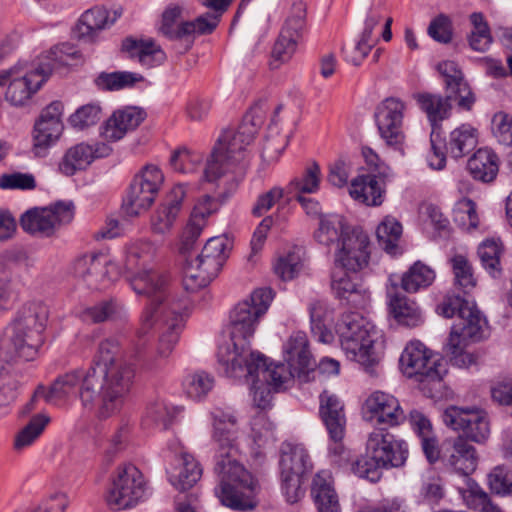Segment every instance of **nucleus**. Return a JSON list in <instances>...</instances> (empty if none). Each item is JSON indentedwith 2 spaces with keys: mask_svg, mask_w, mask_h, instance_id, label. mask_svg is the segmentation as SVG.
<instances>
[{
  "mask_svg": "<svg viewBox=\"0 0 512 512\" xmlns=\"http://www.w3.org/2000/svg\"><path fill=\"white\" fill-rule=\"evenodd\" d=\"M156 251V246L150 241L132 243L126 250L125 269L129 273L127 280L133 291L149 298L140 316L137 336L142 338L154 327H159L161 333L157 356L165 359L179 340L187 305L170 299L167 278L149 267Z\"/></svg>",
  "mask_w": 512,
  "mask_h": 512,
  "instance_id": "nucleus-1",
  "label": "nucleus"
},
{
  "mask_svg": "<svg viewBox=\"0 0 512 512\" xmlns=\"http://www.w3.org/2000/svg\"><path fill=\"white\" fill-rule=\"evenodd\" d=\"M272 299L270 288H260L234 307L230 312V339L219 347L217 357L226 376L235 379L251 377L261 381L262 375L263 381L277 389L304 374L283 363L268 364L263 354L250 349L249 339Z\"/></svg>",
  "mask_w": 512,
  "mask_h": 512,
  "instance_id": "nucleus-2",
  "label": "nucleus"
},
{
  "mask_svg": "<svg viewBox=\"0 0 512 512\" xmlns=\"http://www.w3.org/2000/svg\"><path fill=\"white\" fill-rule=\"evenodd\" d=\"M272 299L270 288H260L234 307L230 312V339L219 347L217 357L226 376L235 379L251 377L261 381L262 375L263 381L277 389L304 374L283 363L268 364L263 354L250 349L249 339Z\"/></svg>",
  "mask_w": 512,
  "mask_h": 512,
  "instance_id": "nucleus-3",
  "label": "nucleus"
},
{
  "mask_svg": "<svg viewBox=\"0 0 512 512\" xmlns=\"http://www.w3.org/2000/svg\"><path fill=\"white\" fill-rule=\"evenodd\" d=\"M212 439L217 444L214 474L215 496L223 506L236 511L253 510L260 491L258 480L239 460L237 419L232 413L215 409Z\"/></svg>",
  "mask_w": 512,
  "mask_h": 512,
  "instance_id": "nucleus-4",
  "label": "nucleus"
},
{
  "mask_svg": "<svg viewBox=\"0 0 512 512\" xmlns=\"http://www.w3.org/2000/svg\"><path fill=\"white\" fill-rule=\"evenodd\" d=\"M261 124L260 109L255 107L244 116L236 129L223 131L204 169L207 181L218 182V186L226 188L228 192L236 189L248 166L246 147L253 141Z\"/></svg>",
  "mask_w": 512,
  "mask_h": 512,
  "instance_id": "nucleus-5",
  "label": "nucleus"
},
{
  "mask_svg": "<svg viewBox=\"0 0 512 512\" xmlns=\"http://www.w3.org/2000/svg\"><path fill=\"white\" fill-rule=\"evenodd\" d=\"M105 390L94 370L80 368L59 375L44 396L47 402L54 405H62L78 397L83 409L94 412L99 420H106L116 415L122 407L114 398L106 396Z\"/></svg>",
  "mask_w": 512,
  "mask_h": 512,
  "instance_id": "nucleus-6",
  "label": "nucleus"
},
{
  "mask_svg": "<svg viewBox=\"0 0 512 512\" xmlns=\"http://www.w3.org/2000/svg\"><path fill=\"white\" fill-rule=\"evenodd\" d=\"M48 317L49 309L43 302L22 305L0 337V360H34L43 344Z\"/></svg>",
  "mask_w": 512,
  "mask_h": 512,
  "instance_id": "nucleus-7",
  "label": "nucleus"
},
{
  "mask_svg": "<svg viewBox=\"0 0 512 512\" xmlns=\"http://www.w3.org/2000/svg\"><path fill=\"white\" fill-rule=\"evenodd\" d=\"M78 56V51L71 46L63 44L52 48L40 60L38 66L25 70L22 66H14L0 74H6L3 85L9 82L5 99L13 106L25 105L46 81L53 70L71 64Z\"/></svg>",
  "mask_w": 512,
  "mask_h": 512,
  "instance_id": "nucleus-8",
  "label": "nucleus"
},
{
  "mask_svg": "<svg viewBox=\"0 0 512 512\" xmlns=\"http://www.w3.org/2000/svg\"><path fill=\"white\" fill-rule=\"evenodd\" d=\"M88 369L95 371L106 389V396L114 398L122 407L132 388L135 370L131 363L123 359L119 342L113 338L101 341Z\"/></svg>",
  "mask_w": 512,
  "mask_h": 512,
  "instance_id": "nucleus-9",
  "label": "nucleus"
},
{
  "mask_svg": "<svg viewBox=\"0 0 512 512\" xmlns=\"http://www.w3.org/2000/svg\"><path fill=\"white\" fill-rule=\"evenodd\" d=\"M342 350L347 358L366 370L374 367L379 356L375 343L380 337L376 327L357 312L344 314L337 324Z\"/></svg>",
  "mask_w": 512,
  "mask_h": 512,
  "instance_id": "nucleus-10",
  "label": "nucleus"
},
{
  "mask_svg": "<svg viewBox=\"0 0 512 512\" xmlns=\"http://www.w3.org/2000/svg\"><path fill=\"white\" fill-rule=\"evenodd\" d=\"M400 367L407 377H417L422 392L430 398L437 397L443 387L447 365L438 354L418 340L410 341L400 356Z\"/></svg>",
  "mask_w": 512,
  "mask_h": 512,
  "instance_id": "nucleus-11",
  "label": "nucleus"
},
{
  "mask_svg": "<svg viewBox=\"0 0 512 512\" xmlns=\"http://www.w3.org/2000/svg\"><path fill=\"white\" fill-rule=\"evenodd\" d=\"M229 250L225 237H212L196 257L186 258L183 286L188 292H196L206 287L217 276Z\"/></svg>",
  "mask_w": 512,
  "mask_h": 512,
  "instance_id": "nucleus-12",
  "label": "nucleus"
},
{
  "mask_svg": "<svg viewBox=\"0 0 512 512\" xmlns=\"http://www.w3.org/2000/svg\"><path fill=\"white\" fill-rule=\"evenodd\" d=\"M148 496L149 486L143 473L134 464L125 463L111 476L105 499L111 508L124 510L135 507Z\"/></svg>",
  "mask_w": 512,
  "mask_h": 512,
  "instance_id": "nucleus-13",
  "label": "nucleus"
},
{
  "mask_svg": "<svg viewBox=\"0 0 512 512\" xmlns=\"http://www.w3.org/2000/svg\"><path fill=\"white\" fill-rule=\"evenodd\" d=\"M438 310L446 318L457 317L452 327L471 341L477 342L487 337V321L474 302L459 295H451L445 298Z\"/></svg>",
  "mask_w": 512,
  "mask_h": 512,
  "instance_id": "nucleus-14",
  "label": "nucleus"
},
{
  "mask_svg": "<svg viewBox=\"0 0 512 512\" xmlns=\"http://www.w3.org/2000/svg\"><path fill=\"white\" fill-rule=\"evenodd\" d=\"M164 183V174L155 164H146L134 176L123 202L125 213L137 216L146 211Z\"/></svg>",
  "mask_w": 512,
  "mask_h": 512,
  "instance_id": "nucleus-15",
  "label": "nucleus"
},
{
  "mask_svg": "<svg viewBox=\"0 0 512 512\" xmlns=\"http://www.w3.org/2000/svg\"><path fill=\"white\" fill-rule=\"evenodd\" d=\"M442 420L454 431H462L467 440L482 444L490 436L488 414L482 409L452 405L444 410Z\"/></svg>",
  "mask_w": 512,
  "mask_h": 512,
  "instance_id": "nucleus-16",
  "label": "nucleus"
},
{
  "mask_svg": "<svg viewBox=\"0 0 512 512\" xmlns=\"http://www.w3.org/2000/svg\"><path fill=\"white\" fill-rule=\"evenodd\" d=\"M74 205L70 201H60L44 208H33L26 211L20 219V225L28 233H39L50 236L64 224L74 218Z\"/></svg>",
  "mask_w": 512,
  "mask_h": 512,
  "instance_id": "nucleus-17",
  "label": "nucleus"
},
{
  "mask_svg": "<svg viewBox=\"0 0 512 512\" xmlns=\"http://www.w3.org/2000/svg\"><path fill=\"white\" fill-rule=\"evenodd\" d=\"M405 109L406 105L402 100L389 97L383 100L375 111V122L381 138L395 149H400L405 140L403 132Z\"/></svg>",
  "mask_w": 512,
  "mask_h": 512,
  "instance_id": "nucleus-18",
  "label": "nucleus"
},
{
  "mask_svg": "<svg viewBox=\"0 0 512 512\" xmlns=\"http://www.w3.org/2000/svg\"><path fill=\"white\" fill-rule=\"evenodd\" d=\"M369 244L368 235L360 229L343 233L335 253V266L356 274L368 265Z\"/></svg>",
  "mask_w": 512,
  "mask_h": 512,
  "instance_id": "nucleus-19",
  "label": "nucleus"
},
{
  "mask_svg": "<svg viewBox=\"0 0 512 512\" xmlns=\"http://www.w3.org/2000/svg\"><path fill=\"white\" fill-rule=\"evenodd\" d=\"M366 446L367 455H373V458L386 468L401 467L408 457L406 442L384 429L372 431Z\"/></svg>",
  "mask_w": 512,
  "mask_h": 512,
  "instance_id": "nucleus-20",
  "label": "nucleus"
},
{
  "mask_svg": "<svg viewBox=\"0 0 512 512\" xmlns=\"http://www.w3.org/2000/svg\"><path fill=\"white\" fill-rule=\"evenodd\" d=\"M442 461L454 472L468 476L476 470L479 455L476 448L466 438L458 435L443 441Z\"/></svg>",
  "mask_w": 512,
  "mask_h": 512,
  "instance_id": "nucleus-21",
  "label": "nucleus"
},
{
  "mask_svg": "<svg viewBox=\"0 0 512 512\" xmlns=\"http://www.w3.org/2000/svg\"><path fill=\"white\" fill-rule=\"evenodd\" d=\"M364 410L370 420L389 426H398L406 419L399 400L383 391L371 393L364 403Z\"/></svg>",
  "mask_w": 512,
  "mask_h": 512,
  "instance_id": "nucleus-22",
  "label": "nucleus"
},
{
  "mask_svg": "<svg viewBox=\"0 0 512 512\" xmlns=\"http://www.w3.org/2000/svg\"><path fill=\"white\" fill-rule=\"evenodd\" d=\"M111 148L104 143H78L70 147L59 162V171L65 176H72L85 170L96 158L106 157Z\"/></svg>",
  "mask_w": 512,
  "mask_h": 512,
  "instance_id": "nucleus-23",
  "label": "nucleus"
},
{
  "mask_svg": "<svg viewBox=\"0 0 512 512\" xmlns=\"http://www.w3.org/2000/svg\"><path fill=\"white\" fill-rule=\"evenodd\" d=\"M437 70L444 78L448 98H456L460 109L470 111L475 103V96L457 63L442 61L437 65Z\"/></svg>",
  "mask_w": 512,
  "mask_h": 512,
  "instance_id": "nucleus-24",
  "label": "nucleus"
},
{
  "mask_svg": "<svg viewBox=\"0 0 512 512\" xmlns=\"http://www.w3.org/2000/svg\"><path fill=\"white\" fill-rule=\"evenodd\" d=\"M350 273L352 271L335 266L332 272V290L337 298L346 300L356 308H364L370 300V293L358 282L357 276Z\"/></svg>",
  "mask_w": 512,
  "mask_h": 512,
  "instance_id": "nucleus-25",
  "label": "nucleus"
},
{
  "mask_svg": "<svg viewBox=\"0 0 512 512\" xmlns=\"http://www.w3.org/2000/svg\"><path fill=\"white\" fill-rule=\"evenodd\" d=\"M144 119V111L137 107L117 110L103 124L101 135L107 141H118L129 131L136 129Z\"/></svg>",
  "mask_w": 512,
  "mask_h": 512,
  "instance_id": "nucleus-26",
  "label": "nucleus"
},
{
  "mask_svg": "<svg viewBox=\"0 0 512 512\" xmlns=\"http://www.w3.org/2000/svg\"><path fill=\"white\" fill-rule=\"evenodd\" d=\"M186 196L183 184L175 185L151 217V229L156 234H165L171 230L176 221L181 205Z\"/></svg>",
  "mask_w": 512,
  "mask_h": 512,
  "instance_id": "nucleus-27",
  "label": "nucleus"
},
{
  "mask_svg": "<svg viewBox=\"0 0 512 512\" xmlns=\"http://www.w3.org/2000/svg\"><path fill=\"white\" fill-rule=\"evenodd\" d=\"M283 357L287 365L304 375L314 369L315 362L309 349L307 335L303 331L293 332L283 344Z\"/></svg>",
  "mask_w": 512,
  "mask_h": 512,
  "instance_id": "nucleus-28",
  "label": "nucleus"
},
{
  "mask_svg": "<svg viewBox=\"0 0 512 512\" xmlns=\"http://www.w3.org/2000/svg\"><path fill=\"white\" fill-rule=\"evenodd\" d=\"M319 412L330 439H343L346 416L342 401L336 395L324 391L320 395Z\"/></svg>",
  "mask_w": 512,
  "mask_h": 512,
  "instance_id": "nucleus-29",
  "label": "nucleus"
},
{
  "mask_svg": "<svg viewBox=\"0 0 512 512\" xmlns=\"http://www.w3.org/2000/svg\"><path fill=\"white\" fill-rule=\"evenodd\" d=\"M169 482L180 491L192 488L202 476V468L193 455L183 452L167 470Z\"/></svg>",
  "mask_w": 512,
  "mask_h": 512,
  "instance_id": "nucleus-30",
  "label": "nucleus"
},
{
  "mask_svg": "<svg viewBox=\"0 0 512 512\" xmlns=\"http://www.w3.org/2000/svg\"><path fill=\"white\" fill-rule=\"evenodd\" d=\"M114 267L109 264L108 259L103 255H84L79 257L74 263V274L81 278L91 288H97L108 276L109 268Z\"/></svg>",
  "mask_w": 512,
  "mask_h": 512,
  "instance_id": "nucleus-31",
  "label": "nucleus"
},
{
  "mask_svg": "<svg viewBox=\"0 0 512 512\" xmlns=\"http://www.w3.org/2000/svg\"><path fill=\"white\" fill-rule=\"evenodd\" d=\"M350 196L368 206H379L384 201L383 181L375 175H361L351 181Z\"/></svg>",
  "mask_w": 512,
  "mask_h": 512,
  "instance_id": "nucleus-32",
  "label": "nucleus"
},
{
  "mask_svg": "<svg viewBox=\"0 0 512 512\" xmlns=\"http://www.w3.org/2000/svg\"><path fill=\"white\" fill-rule=\"evenodd\" d=\"M320 177L321 171L320 167L317 163H312L309 165L304 172L292 179L286 187V193L293 195L303 207L308 209V205H311V209L316 208V203H314L310 198L302 196L303 193H316L319 190L320 186Z\"/></svg>",
  "mask_w": 512,
  "mask_h": 512,
  "instance_id": "nucleus-33",
  "label": "nucleus"
},
{
  "mask_svg": "<svg viewBox=\"0 0 512 512\" xmlns=\"http://www.w3.org/2000/svg\"><path fill=\"white\" fill-rule=\"evenodd\" d=\"M312 469V462L304 446L290 443L282 446L280 475L304 477Z\"/></svg>",
  "mask_w": 512,
  "mask_h": 512,
  "instance_id": "nucleus-34",
  "label": "nucleus"
},
{
  "mask_svg": "<svg viewBox=\"0 0 512 512\" xmlns=\"http://www.w3.org/2000/svg\"><path fill=\"white\" fill-rule=\"evenodd\" d=\"M119 16L117 11L110 13L104 7H93L82 14L76 28L78 36L92 39L96 32L114 24Z\"/></svg>",
  "mask_w": 512,
  "mask_h": 512,
  "instance_id": "nucleus-35",
  "label": "nucleus"
},
{
  "mask_svg": "<svg viewBox=\"0 0 512 512\" xmlns=\"http://www.w3.org/2000/svg\"><path fill=\"white\" fill-rule=\"evenodd\" d=\"M312 495L319 512H340L337 494L332 486L329 471L318 472L312 484Z\"/></svg>",
  "mask_w": 512,
  "mask_h": 512,
  "instance_id": "nucleus-36",
  "label": "nucleus"
},
{
  "mask_svg": "<svg viewBox=\"0 0 512 512\" xmlns=\"http://www.w3.org/2000/svg\"><path fill=\"white\" fill-rule=\"evenodd\" d=\"M122 46L131 58H137L147 68L159 65L165 60V53L151 39L126 38Z\"/></svg>",
  "mask_w": 512,
  "mask_h": 512,
  "instance_id": "nucleus-37",
  "label": "nucleus"
},
{
  "mask_svg": "<svg viewBox=\"0 0 512 512\" xmlns=\"http://www.w3.org/2000/svg\"><path fill=\"white\" fill-rule=\"evenodd\" d=\"M467 169L475 180L491 182L498 173L499 159L492 150L481 148L468 160Z\"/></svg>",
  "mask_w": 512,
  "mask_h": 512,
  "instance_id": "nucleus-38",
  "label": "nucleus"
},
{
  "mask_svg": "<svg viewBox=\"0 0 512 512\" xmlns=\"http://www.w3.org/2000/svg\"><path fill=\"white\" fill-rule=\"evenodd\" d=\"M414 98L432 125L448 118L452 108L451 102L457 103L456 98H448V92L445 97L440 94L423 92L415 94Z\"/></svg>",
  "mask_w": 512,
  "mask_h": 512,
  "instance_id": "nucleus-39",
  "label": "nucleus"
},
{
  "mask_svg": "<svg viewBox=\"0 0 512 512\" xmlns=\"http://www.w3.org/2000/svg\"><path fill=\"white\" fill-rule=\"evenodd\" d=\"M389 308L391 315L402 326L413 328L423 322L419 306L405 295H390Z\"/></svg>",
  "mask_w": 512,
  "mask_h": 512,
  "instance_id": "nucleus-40",
  "label": "nucleus"
},
{
  "mask_svg": "<svg viewBox=\"0 0 512 512\" xmlns=\"http://www.w3.org/2000/svg\"><path fill=\"white\" fill-rule=\"evenodd\" d=\"M478 143V131L470 124H461L452 130L446 142V149L453 158H462Z\"/></svg>",
  "mask_w": 512,
  "mask_h": 512,
  "instance_id": "nucleus-41",
  "label": "nucleus"
},
{
  "mask_svg": "<svg viewBox=\"0 0 512 512\" xmlns=\"http://www.w3.org/2000/svg\"><path fill=\"white\" fill-rule=\"evenodd\" d=\"M469 341H471L469 337H466L457 329L451 328L448 341L445 345V353L450 358L453 365L459 368H468L475 363V356L466 351Z\"/></svg>",
  "mask_w": 512,
  "mask_h": 512,
  "instance_id": "nucleus-42",
  "label": "nucleus"
},
{
  "mask_svg": "<svg viewBox=\"0 0 512 512\" xmlns=\"http://www.w3.org/2000/svg\"><path fill=\"white\" fill-rule=\"evenodd\" d=\"M19 360H0V408H7L18 395L19 381L15 365Z\"/></svg>",
  "mask_w": 512,
  "mask_h": 512,
  "instance_id": "nucleus-43",
  "label": "nucleus"
},
{
  "mask_svg": "<svg viewBox=\"0 0 512 512\" xmlns=\"http://www.w3.org/2000/svg\"><path fill=\"white\" fill-rule=\"evenodd\" d=\"M62 131V122H47L38 119L33 131V149L35 154L38 156L43 155L59 139Z\"/></svg>",
  "mask_w": 512,
  "mask_h": 512,
  "instance_id": "nucleus-44",
  "label": "nucleus"
},
{
  "mask_svg": "<svg viewBox=\"0 0 512 512\" xmlns=\"http://www.w3.org/2000/svg\"><path fill=\"white\" fill-rule=\"evenodd\" d=\"M435 280V272L420 261L415 262L401 278V287L408 293L427 288Z\"/></svg>",
  "mask_w": 512,
  "mask_h": 512,
  "instance_id": "nucleus-45",
  "label": "nucleus"
},
{
  "mask_svg": "<svg viewBox=\"0 0 512 512\" xmlns=\"http://www.w3.org/2000/svg\"><path fill=\"white\" fill-rule=\"evenodd\" d=\"M502 253L503 247L499 240L487 239L478 247V256L482 266L492 277H498L501 274L500 258Z\"/></svg>",
  "mask_w": 512,
  "mask_h": 512,
  "instance_id": "nucleus-46",
  "label": "nucleus"
},
{
  "mask_svg": "<svg viewBox=\"0 0 512 512\" xmlns=\"http://www.w3.org/2000/svg\"><path fill=\"white\" fill-rule=\"evenodd\" d=\"M401 235V224L390 216L385 217L376 230L379 245L389 254H396L397 243Z\"/></svg>",
  "mask_w": 512,
  "mask_h": 512,
  "instance_id": "nucleus-47",
  "label": "nucleus"
},
{
  "mask_svg": "<svg viewBox=\"0 0 512 512\" xmlns=\"http://www.w3.org/2000/svg\"><path fill=\"white\" fill-rule=\"evenodd\" d=\"M505 457L512 458V442L505 446ZM490 490L500 496H512V470L495 467L488 475Z\"/></svg>",
  "mask_w": 512,
  "mask_h": 512,
  "instance_id": "nucleus-48",
  "label": "nucleus"
},
{
  "mask_svg": "<svg viewBox=\"0 0 512 512\" xmlns=\"http://www.w3.org/2000/svg\"><path fill=\"white\" fill-rule=\"evenodd\" d=\"M346 232H351V230L344 226L341 217L334 215L320 220L319 228L315 232V238L317 242L326 246L335 241H338L339 244L343 233Z\"/></svg>",
  "mask_w": 512,
  "mask_h": 512,
  "instance_id": "nucleus-49",
  "label": "nucleus"
},
{
  "mask_svg": "<svg viewBox=\"0 0 512 512\" xmlns=\"http://www.w3.org/2000/svg\"><path fill=\"white\" fill-rule=\"evenodd\" d=\"M470 22L473 28L468 37L469 46L477 52L487 51L492 43V36L484 16L474 12L470 15Z\"/></svg>",
  "mask_w": 512,
  "mask_h": 512,
  "instance_id": "nucleus-50",
  "label": "nucleus"
},
{
  "mask_svg": "<svg viewBox=\"0 0 512 512\" xmlns=\"http://www.w3.org/2000/svg\"><path fill=\"white\" fill-rule=\"evenodd\" d=\"M143 80L140 74L119 71L112 73H101L96 79L95 84L98 88L108 91H116L134 86L137 82Z\"/></svg>",
  "mask_w": 512,
  "mask_h": 512,
  "instance_id": "nucleus-51",
  "label": "nucleus"
},
{
  "mask_svg": "<svg viewBox=\"0 0 512 512\" xmlns=\"http://www.w3.org/2000/svg\"><path fill=\"white\" fill-rule=\"evenodd\" d=\"M49 421L50 418L45 414L33 416L28 424L15 436L14 448L22 450L30 446L42 434Z\"/></svg>",
  "mask_w": 512,
  "mask_h": 512,
  "instance_id": "nucleus-52",
  "label": "nucleus"
},
{
  "mask_svg": "<svg viewBox=\"0 0 512 512\" xmlns=\"http://www.w3.org/2000/svg\"><path fill=\"white\" fill-rule=\"evenodd\" d=\"M213 386V377L204 371L188 374L183 381L184 392L188 397L195 400L205 397Z\"/></svg>",
  "mask_w": 512,
  "mask_h": 512,
  "instance_id": "nucleus-53",
  "label": "nucleus"
},
{
  "mask_svg": "<svg viewBox=\"0 0 512 512\" xmlns=\"http://www.w3.org/2000/svg\"><path fill=\"white\" fill-rule=\"evenodd\" d=\"M306 28V8L303 3H296L292 6L291 12L281 29L283 38L286 36L299 42Z\"/></svg>",
  "mask_w": 512,
  "mask_h": 512,
  "instance_id": "nucleus-54",
  "label": "nucleus"
},
{
  "mask_svg": "<svg viewBox=\"0 0 512 512\" xmlns=\"http://www.w3.org/2000/svg\"><path fill=\"white\" fill-rule=\"evenodd\" d=\"M203 162V155L200 152L191 151L187 148L175 150L170 157L171 167L180 173L191 174L198 171Z\"/></svg>",
  "mask_w": 512,
  "mask_h": 512,
  "instance_id": "nucleus-55",
  "label": "nucleus"
},
{
  "mask_svg": "<svg viewBox=\"0 0 512 512\" xmlns=\"http://www.w3.org/2000/svg\"><path fill=\"white\" fill-rule=\"evenodd\" d=\"M175 414L174 407L169 406L164 401H156L148 406L144 424H154L159 429L166 430L172 424Z\"/></svg>",
  "mask_w": 512,
  "mask_h": 512,
  "instance_id": "nucleus-56",
  "label": "nucleus"
},
{
  "mask_svg": "<svg viewBox=\"0 0 512 512\" xmlns=\"http://www.w3.org/2000/svg\"><path fill=\"white\" fill-rule=\"evenodd\" d=\"M451 264L454 273V285L464 293H468L476 285L470 263L463 255H456L451 259Z\"/></svg>",
  "mask_w": 512,
  "mask_h": 512,
  "instance_id": "nucleus-57",
  "label": "nucleus"
},
{
  "mask_svg": "<svg viewBox=\"0 0 512 512\" xmlns=\"http://www.w3.org/2000/svg\"><path fill=\"white\" fill-rule=\"evenodd\" d=\"M353 171V161L348 155H340L329 165L328 182L337 187L342 188L348 183L349 177Z\"/></svg>",
  "mask_w": 512,
  "mask_h": 512,
  "instance_id": "nucleus-58",
  "label": "nucleus"
},
{
  "mask_svg": "<svg viewBox=\"0 0 512 512\" xmlns=\"http://www.w3.org/2000/svg\"><path fill=\"white\" fill-rule=\"evenodd\" d=\"M453 219L466 230L477 228L479 218L476 212V204L468 198L459 200L453 209Z\"/></svg>",
  "mask_w": 512,
  "mask_h": 512,
  "instance_id": "nucleus-59",
  "label": "nucleus"
},
{
  "mask_svg": "<svg viewBox=\"0 0 512 512\" xmlns=\"http://www.w3.org/2000/svg\"><path fill=\"white\" fill-rule=\"evenodd\" d=\"M219 21L220 14L206 13L193 21L182 22L180 25V34H184L185 36L192 34H209L217 27Z\"/></svg>",
  "mask_w": 512,
  "mask_h": 512,
  "instance_id": "nucleus-60",
  "label": "nucleus"
},
{
  "mask_svg": "<svg viewBox=\"0 0 512 512\" xmlns=\"http://www.w3.org/2000/svg\"><path fill=\"white\" fill-rule=\"evenodd\" d=\"M101 118V107L90 103L78 108L70 117V125L78 130L86 129L98 123Z\"/></svg>",
  "mask_w": 512,
  "mask_h": 512,
  "instance_id": "nucleus-61",
  "label": "nucleus"
},
{
  "mask_svg": "<svg viewBox=\"0 0 512 512\" xmlns=\"http://www.w3.org/2000/svg\"><path fill=\"white\" fill-rule=\"evenodd\" d=\"M120 306L113 300L101 302L95 306L84 309L80 317L87 323H100L113 318Z\"/></svg>",
  "mask_w": 512,
  "mask_h": 512,
  "instance_id": "nucleus-62",
  "label": "nucleus"
},
{
  "mask_svg": "<svg viewBox=\"0 0 512 512\" xmlns=\"http://www.w3.org/2000/svg\"><path fill=\"white\" fill-rule=\"evenodd\" d=\"M386 468L382 466L379 461L373 458V455H367V453L357 459L352 465L353 473L360 477L365 478L371 482H377L382 476V469Z\"/></svg>",
  "mask_w": 512,
  "mask_h": 512,
  "instance_id": "nucleus-63",
  "label": "nucleus"
},
{
  "mask_svg": "<svg viewBox=\"0 0 512 512\" xmlns=\"http://www.w3.org/2000/svg\"><path fill=\"white\" fill-rule=\"evenodd\" d=\"M251 430L253 440L259 447L275 441L274 425L262 413H259L253 418Z\"/></svg>",
  "mask_w": 512,
  "mask_h": 512,
  "instance_id": "nucleus-64",
  "label": "nucleus"
}]
</instances>
